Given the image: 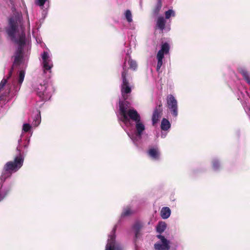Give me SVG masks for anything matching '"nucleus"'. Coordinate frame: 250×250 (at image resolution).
Here are the masks:
<instances>
[{
  "label": "nucleus",
  "mask_w": 250,
  "mask_h": 250,
  "mask_svg": "<svg viewBox=\"0 0 250 250\" xmlns=\"http://www.w3.org/2000/svg\"><path fill=\"white\" fill-rule=\"evenodd\" d=\"M33 88L37 94L44 101L49 100L53 92L52 86L45 82H43V83L34 85Z\"/></svg>",
  "instance_id": "nucleus-6"
},
{
  "label": "nucleus",
  "mask_w": 250,
  "mask_h": 250,
  "mask_svg": "<svg viewBox=\"0 0 250 250\" xmlns=\"http://www.w3.org/2000/svg\"><path fill=\"white\" fill-rule=\"evenodd\" d=\"M169 46L167 43L165 42L162 44L161 49L158 52L157 54V59L158 61L157 65V71H158L161 67L163 64V59L164 55L168 53Z\"/></svg>",
  "instance_id": "nucleus-9"
},
{
  "label": "nucleus",
  "mask_w": 250,
  "mask_h": 250,
  "mask_svg": "<svg viewBox=\"0 0 250 250\" xmlns=\"http://www.w3.org/2000/svg\"><path fill=\"white\" fill-rule=\"evenodd\" d=\"M12 74V69L9 71V74L6 78H4L0 83V90L7 83L9 92H17L21 88V84L24 80L25 77V72L24 70H20L17 77L10 78Z\"/></svg>",
  "instance_id": "nucleus-4"
},
{
  "label": "nucleus",
  "mask_w": 250,
  "mask_h": 250,
  "mask_svg": "<svg viewBox=\"0 0 250 250\" xmlns=\"http://www.w3.org/2000/svg\"><path fill=\"white\" fill-rule=\"evenodd\" d=\"M10 1H11V0H10Z\"/></svg>",
  "instance_id": "nucleus-33"
},
{
  "label": "nucleus",
  "mask_w": 250,
  "mask_h": 250,
  "mask_svg": "<svg viewBox=\"0 0 250 250\" xmlns=\"http://www.w3.org/2000/svg\"><path fill=\"white\" fill-rule=\"evenodd\" d=\"M29 141H30V139L29 138V139H28V143H29Z\"/></svg>",
  "instance_id": "nucleus-32"
},
{
  "label": "nucleus",
  "mask_w": 250,
  "mask_h": 250,
  "mask_svg": "<svg viewBox=\"0 0 250 250\" xmlns=\"http://www.w3.org/2000/svg\"><path fill=\"white\" fill-rule=\"evenodd\" d=\"M167 135V133L165 132H162L161 134V137L162 138H165Z\"/></svg>",
  "instance_id": "nucleus-27"
},
{
  "label": "nucleus",
  "mask_w": 250,
  "mask_h": 250,
  "mask_svg": "<svg viewBox=\"0 0 250 250\" xmlns=\"http://www.w3.org/2000/svg\"><path fill=\"white\" fill-rule=\"evenodd\" d=\"M166 20L163 17H159L157 20L156 25L157 27L160 29L162 31L164 30L167 31H169L170 30V24L168 23L166 26Z\"/></svg>",
  "instance_id": "nucleus-12"
},
{
  "label": "nucleus",
  "mask_w": 250,
  "mask_h": 250,
  "mask_svg": "<svg viewBox=\"0 0 250 250\" xmlns=\"http://www.w3.org/2000/svg\"><path fill=\"white\" fill-rule=\"evenodd\" d=\"M124 15L125 19L128 23H130L132 22V15L130 10H126L125 12Z\"/></svg>",
  "instance_id": "nucleus-21"
},
{
  "label": "nucleus",
  "mask_w": 250,
  "mask_h": 250,
  "mask_svg": "<svg viewBox=\"0 0 250 250\" xmlns=\"http://www.w3.org/2000/svg\"><path fill=\"white\" fill-rule=\"evenodd\" d=\"M160 112H161L159 111L157 108L154 109L152 117L153 125H154L158 121Z\"/></svg>",
  "instance_id": "nucleus-19"
},
{
  "label": "nucleus",
  "mask_w": 250,
  "mask_h": 250,
  "mask_svg": "<svg viewBox=\"0 0 250 250\" xmlns=\"http://www.w3.org/2000/svg\"><path fill=\"white\" fill-rule=\"evenodd\" d=\"M167 107L172 115L176 117L178 115V103L172 95H168L167 97Z\"/></svg>",
  "instance_id": "nucleus-8"
},
{
  "label": "nucleus",
  "mask_w": 250,
  "mask_h": 250,
  "mask_svg": "<svg viewBox=\"0 0 250 250\" xmlns=\"http://www.w3.org/2000/svg\"><path fill=\"white\" fill-rule=\"evenodd\" d=\"M18 154L15 156L13 161H9L6 163L3 168L1 177L0 178V202L2 201L7 196L11 189V185H1L3 179H5L13 172L17 171L23 165L24 156L21 153L20 146L17 147Z\"/></svg>",
  "instance_id": "nucleus-3"
},
{
  "label": "nucleus",
  "mask_w": 250,
  "mask_h": 250,
  "mask_svg": "<svg viewBox=\"0 0 250 250\" xmlns=\"http://www.w3.org/2000/svg\"><path fill=\"white\" fill-rule=\"evenodd\" d=\"M143 227V224L140 221L136 222L133 226L132 229L134 231L136 238H138L140 230Z\"/></svg>",
  "instance_id": "nucleus-17"
},
{
  "label": "nucleus",
  "mask_w": 250,
  "mask_h": 250,
  "mask_svg": "<svg viewBox=\"0 0 250 250\" xmlns=\"http://www.w3.org/2000/svg\"><path fill=\"white\" fill-rule=\"evenodd\" d=\"M130 28L131 29H134V27L132 26V27H131Z\"/></svg>",
  "instance_id": "nucleus-31"
},
{
  "label": "nucleus",
  "mask_w": 250,
  "mask_h": 250,
  "mask_svg": "<svg viewBox=\"0 0 250 250\" xmlns=\"http://www.w3.org/2000/svg\"><path fill=\"white\" fill-rule=\"evenodd\" d=\"M171 214V210L168 207H163L160 211L161 217L164 219H167Z\"/></svg>",
  "instance_id": "nucleus-16"
},
{
  "label": "nucleus",
  "mask_w": 250,
  "mask_h": 250,
  "mask_svg": "<svg viewBox=\"0 0 250 250\" xmlns=\"http://www.w3.org/2000/svg\"><path fill=\"white\" fill-rule=\"evenodd\" d=\"M134 212L133 210L130 207H127L124 209V210L122 213L121 216L125 217L127 216Z\"/></svg>",
  "instance_id": "nucleus-20"
},
{
  "label": "nucleus",
  "mask_w": 250,
  "mask_h": 250,
  "mask_svg": "<svg viewBox=\"0 0 250 250\" xmlns=\"http://www.w3.org/2000/svg\"><path fill=\"white\" fill-rule=\"evenodd\" d=\"M33 121L31 122V125L33 127H37L41 124V116L40 111L36 110L32 116Z\"/></svg>",
  "instance_id": "nucleus-14"
},
{
  "label": "nucleus",
  "mask_w": 250,
  "mask_h": 250,
  "mask_svg": "<svg viewBox=\"0 0 250 250\" xmlns=\"http://www.w3.org/2000/svg\"><path fill=\"white\" fill-rule=\"evenodd\" d=\"M24 147L25 148L27 147H28V145H24Z\"/></svg>",
  "instance_id": "nucleus-30"
},
{
  "label": "nucleus",
  "mask_w": 250,
  "mask_h": 250,
  "mask_svg": "<svg viewBox=\"0 0 250 250\" xmlns=\"http://www.w3.org/2000/svg\"><path fill=\"white\" fill-rule=\"evenodd\" d=\"M175 13L172 9H169L165 12V18L166 19H169L171 17H175Z\"/></svg>",
  "instance_id": "nucleus-22"
},
{
  "label": "nucleus",
  "mask_w": 250,
  "mask_h": 250,
  "mask_svg": "<svg viewBox=\"0 0 250 250\" xmlns=\"http://www.w3.org/2000/svg\"><path fill=\"white\" fill-rule=\"evenodd\" d=\"M245 110L246 112H247V113L249 115H250V106L247 108H245Z\"/></svg>",
  "instance_id": "nucleus-28"
},
{
  "label": "nucleus",
  "mask_w": 250,
  "mask_h": 250,
  "mask_svg": "<svg viewBox=\"0 0 250 250\" xmlns=\"http://www.w3.org/2000/svg\"><path fill=\"white\" fill-rule=\"evenodd\" d=\"M47 0H38L37 4L40 6H42Z\"/></svg>",
  "instance_id": "nucleus-26"
},
{
  "label": "nucleus",
  "mask_w": 250,
  "mask_h": 250,
  "mask_svg": "<svg viewBox=\"0 0 250 250\" xmlns=\"http://www.w3.org/2000/svg\"><path fill=\"white\" fill-rule=\"evenodd\" d=\"M149 156L154 160H158L160 158V153L157 147H152L147 151Z\"/></svg>",
  "instance_id": "nucleus-13"
},
{
  "label": "nucleus",
  "mask_w": 250,
  "mask_h": 250,
  "mask_svg": "<svg viewBox=\"0 0 250 250\" xmlns=\"http://www.w3.org/2000/svg\"><path fill=\"white\" fill-rule=\"evenodd\" d=\"M161 7H162L161 2L160 0H159L156 5V6L154 10V14H155V15L158 14L160 9L161 8Z\"/></svg>",
  "instance_id": "nucleus-25"
},
{
  "label": "nucleus",
  "mask_w": 250,
  "mask_h": 250,
  "mask_svg": "<svg viewBox=\"0 0 250 250\" xmlns=\"http://www.w3.org/2000/svg\"><path fill=\"white\" fill-rule=\"evenodd\" d=\"M167 228V224L164 222H160L156 226V231L159 233L157 235V238L160 240L154 245V248L156 250H169L170 249V241L167 239L161 234L163 233Z\"/></svg>",
  "instance_id": "nucleus-5"
},
{
  "label": "nucleus",
  "mask_w": 250,
  "mask_h": 250,
  "mask_svg": "<svg viewBox=\"0 0 250 250\" xmlns=\"http://www.w3.org/2000/svg\"><path fill=\"white\" fill-rule=\"evenodd\" d=\"M170 126L171 125L168 120L165 118L163 119L161 125V129L164 131H167Z\"/></svg>",
  "instance_id": "nucleus-18"
},
{
  "label": "nucleus",
  "mask_w": 250,
  "mask_h": 250,
  "mask_svg": "<svg viewBox=\"0 0 250 250\" xmlns=\"http://www.w3.org/2000/svg\"><path fill=\"white\" fill-rule=\"evenodd\" d=\"M125 66H124V71L122 73V83L121 85V94L124 101H119V119L126 126L130 124V120L135 123L136 132L135 134H130L126 129L125 130L128 136L132 140L134 144L137 146L138 142L141 140L145 126L141 120V117L138 112L133 108L129 109V103L125 100L128 98V94L131 92V87L126 80V74L125 72Z\"/></svg>",
  "instance_id": "nucleus-1"
},
{
  "label": "nucleus",
  "mask_w": 250,
  "mask_h": 250,
  "mask_svg": "<svg viewBox=\"0 0 250 250\" xmlns=\"http://www.w3.org/2000/svg\"><path fill=\"white\" fill-rule=\"evenodd\" d=\"M115 231L116 226L114 227L108 236L105 250H121V247L118 245L115 242Z\"/></svg>",
  "instance_id": "nucleus-10"
},
{
  "label": "nucleus",
  "mask_w": 250,
  "mask_h": 250,
  "mask_svg": "<svg viewBox=\"0 0 250 250\" xmlns=\"http://www.w3.org/2000/svg\"><path fill=\"white\" fill-rule=\"evenodd\" d=\"M6 32L11 40L18 45L14 56V65H26L28 55L24 54L23 48L25 41V35L21 13L15 12L8 20Z\"/></svg>",
  "instance_id": "nucleus-2"
},
{
  "label": "nucleus",
  "mask_w": 250,
  "mask_h": 250,
  "mask_svg": "<svg viewBox=\"0 0 250 250\" xmlns=\"http://www.w3.org/2000/svg\"><path fill=\"white\" fill-rule=\"evenodd\" d=\"M21 142V138L20 139H19V141H18L19 144H20Z\"/></svg>",
  "instance_id": "nucleus-29"
},
{
  "label": "nucleus",
  "mask_w": 250,
  "mask_h": 250,
  "mask_svg": "<svg viewBox=\"0 0 250 250\" xmlns=\"http://www.w3.org/2000/svg\"><path fill=\"white\" fill-rule=\"evenodd\" d=\"M220 167V163L218 160L214 159L213 160L212 162V167L213 169L214 170H217L219 169V167Z\"/></svg>",
  "instance_id": "nucleus-24"
},
{
  "label": "nucleus",
  "mask_w": 250,
  "mask_h": 250,
  "mask_svg": "<svg viewBox=\"0 0 250 250\" xmlns=\"http://www.w3.org/2000/svg\"><path fill=\"white\" fill-rule=\"evenodd\" d=\"M32 125H30L28 123H24L22 125V131L24 132H27L30 131L32 128Z\"/></svg>",
  "instance_id": "nucleus-23"
},
{
  "label": "nucleus",
  "mask_w": 250,
  "mask_h": 250,
  "mask_svg": "<svg viewBox=\"0 0 250 250\" xmlns=\"http://www.w3.org/2000/svg\"><path fill=\"white\" fill-rule=\"evenodd\" d=\"M238 71L246 82L250 85V77L245 67H240L238 68Z\"/></svg>",
  "instance_id": "nucleus-15"
},
{
  "label": "nucleus",
  "mask_w": 250,
  "mask_h": 250,
  "mask_svg": "<svg viewBox=\"0 0 250 250\" xmlns=\"http://www.w3.org/2000/svg\"><path fill=\"white\" fill-rule=\"evenodd\" d=\"M127 56L125 59V61L123 66V68L124 69V66L125 65V72L127 74V69H126V64L127 63L129 65V68L130 69H133V70H136L137 68V64L136 61L132 60L131 59V56L130 55V52L129 51L127 52L126 54Z\"/></svg>",
  "instance_id": "nucleus-11"
},
{
  "label": "nucleus",
  "mask_w": 250,
  "mask_h": 250,
  "mask_svg": "<svg viewBox=\"0 0 250 250\" xmlns=\"http://www.w3.org/2000/svg\"><path fill=\"white\" fill-rule=\"evenodd\" d=\"M41 63L44 73L47 71L51 72V69L53 67V63L52 60V55L49 51H44L41 54Z\"/></svg>",
  "instance_id": "nucleus-7"
}]
</instances>
